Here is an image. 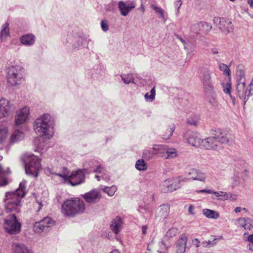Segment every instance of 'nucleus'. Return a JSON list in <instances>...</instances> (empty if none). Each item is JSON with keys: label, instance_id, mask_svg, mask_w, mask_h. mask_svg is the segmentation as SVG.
Listing matches in <instances>:
<instances>
[{"label": "nucleus", "instance_id": "obj_31", "mask_svg": "<svg viewBox=\"0 0 253 253\" xmlns=\"http://www.w3.org/2000/svg\"><path fill=\"white\" fill-rule=\"evenodd\" d=\"M9 24L6 22L2 25L1 27L0 39L1 41H5L7 37H9Z\"/></svg>", "mask_w": 253, "mask_h": 253}, {"label": "nucleus", "instance_id": "obj_25", "mask_svg": "<svg viewBox=\"0 0 253 253\" xmlns=\"http://www.w3.org/2000/svg\"><path fill=\"white\" fill-rule=\"evenodd\" d=\"M24 138V133L19 129H15L12 134L10 139V144H13L17 143Z\"/></svg>", "mask_w": 253, "mask_h": 253}, {"label": "nucleus", "instance_id": "obj_26", "mask_svg": "<svg viewBox=\"0 0 253 253\" xmlns=\"http://www.w3.org/2000/svg\"><path fill=\"white\" fill-rule=\"evenodd\" d=\"M238 220L240 226L246 230H251L253 228V220L250 218L241 217Z\"/></svg>", "mask_w": 253, "mask_h": 253}, {"label": "nucleus", "instance_id": "obj_47", "mask_svg": "<svg viewBox=\"0 0 253 253\" xmlns=\"http://www.w3.org/2000/svg\"><path fill=\"white\" fill-rule=\"evenodd\" d=\"M247 241L250 243L249 245V250L253 251V234L248 236Z\"/></svg>", "mask_w": 253, "mask_h": 253}, {"label": "nucleus", "instance_id": "obj_28", "mask_svg": "<svg viewBox=\"0 0 253 253\" xmlns=\"http://www.w3.org/2000/svg\"><path fill=\"white\" fill-rule=\"evenodd\" d=\"M35 151L42 153L44 150L45 141L40 137H36L34 140Z\"/></svg>", "mask_w": 253, "mask_h": 253}, {"label": "nucleus", "instance_id": "obj_10", "mask_svg": "<svg viewBox=\"0 0 253 253\" xmlns=\"http://www.w3.org/2000/svg\"><path fill=\"white\" fill-rule=\"evenodd\" d=\"M236 92L238 97L244 102V105L249 100L250 96L253 95V89L246 83H237Z\"/></svg>", "mask_w": 253, "mask_h": 253}, {"label": "nucleus", "instance_id": "obj_6", "mask_svg": "<svg viewBox=\"0 0 253 253\" xmlns=\"http://www.w3.org/2000/svg\"><path fill=\"white\" fill-rule=\"evenodd\" d=\"M25 170L26 174L36 177L39 175V171L41 169V160L34 155L26 158L24 162Z\"/></svg>", "mask_w": 253, "mask_h": 253}, {"label": "nucleus", "instance_id": "obj_5", "mask_svg": "<svg viewBox=\"0 0 253 253\" xmlns=\"http://www.w3.org/2000/svg\"><path fill=\"white\" fill-rule=\"evenodd\" d=\"M6 80L10 86L20 84L24 80V69L19 65H11L6 69Z\"/></svg>", "mask_w": 253, "mask_h": 253}, {"label": "nucleus", "instance_id": "obj_55", "mask_svg": "<svg viewBox=\"0 0 253 253\" xmlns=\"http://www.w3.org/2000/svg\"><path fill=\"white\" fill-rule=\"evenodd\" d=\"M198 193H206L208 194H211L212 192V190H206V189H203V190H200L197 191Z\"/></svg>", "mask_w": 253, "mask_h": 253}, {"label": "nucleus", "instance_id": "obj_35", "mask_svg": "<svg viewBox=\"0 0 253 253\" xmlns=\"http://www.w3.org/2000/svg\"><path fill=\"white\" fill-rule=\"evenodd\" d=\"M135 168L140 170H145L147 169V164L143 159H139L137 160L135 163Z\"/></svg>", "mask_w": 253, "mask_h": 253}, {"label": "nucleus", "instance_id": "obj_30", "mask_svg": "<svg viewBox=\"0 0 253 253\" xmlns=\"http://www.w3.org/2000/svg\"><path fill=\"white\" fill-rule=\"evenodd\" d=\"M83 41V39L79 37H74L73 39H71V38L69 37L67 39V42L72 44V48L73 49H76L81 46L82 45Z\"/></svg>", "mask_w": 253, "mask_h": 253}, {"label": "nucleus", "instance_id": "obj_43", "mask_svg": "<svg viewBox=\"0 0 253 253\" xmlns=\"http://www.w3.org/2000/svg\"><path fill=\"white\" fill-rule=\"evenodd\" d=\"M154 155V153L153 151L149 150H145L143 152L142 157L144 159L148 160L152 159Z\"/></svg>", "mask_w": 253, "mask_h": 253}, {"label": "nucleus", "instance_id": "obj_41", "mask_svg": "<svg viewBox=\"0 0 253 253\" xmlns=\"http://www.w3.org/2000/svg\"><path fill=\"white\" fill-rule=\"evenodd\" d=\"M199 121V117L196 115H193L187 119V122L189 124L196 126Z\"/></svg>", "mask_w": 253, "mask_h": 253}, {"label": "nucleus", "instance_id": "obj_17", "mask_svg": "<svg viewBox=\"0 0 253 253\" xmlns=\"http://www.w3.org/2000/svg\"><path fill=\"white\" fill-rule=\"evenodd\" d=\"M13 108V105L10 101L6 99H0V119L8 117L10 114V111Z\"/></svg>", "mask_w": 253, "mask_h": 253}, {"label": "nucleus", "instance_id": "obj_13", "mask_svg": "<svg viewBox=\"0 0 253 253\" xmlns=\"http://www.w3.org/2000/svg\"><path fill=\"white\" fill-rule=\"evenodd\" d=\"M185 180L186 178L181 179L178 177L175 179L172 183H171V181L169 179H167L161 185V190L164 193L175 191L180 187V183L185 181Z\"/></svg>", "mask_w": 253, "mask_h": 253}, {"label": "nucleus", "instance_id": "obj_20", "mask_svg": "<svg viewBox=\"0 0 253 253\" xmlns=\"http://www.w3.org/2000/svg\"><path fill=\"white\" fill-rule=\"evenodd\" d=\"M118 6L121 14L123 16H126L129 11L135 7L134 2L131 1L124 2L121 1L119 2Z\"/></svg>", "mask_w": 253, "mask_h": 253}, {"label": "nucleus", "instance_id": "obj_38", "mask_svg": "<svg viewBox=\"0 0 253 253\" xmlns=\"http://www.w3.org/2000/svg\"><path fill=\"white\" fill-rule=\"evenodd\" d=\"M178 233V230L177 228H172L167 231L165 236V238L169 239L174 237Z\"/></svg>", "mask_w": 253, "mask_h": 253}, {"label": "nucleus", "instance_id": "obj_14", "mask_svg": "<svg viewBox=\"0 0 253 253\" xmlns=\"http://www.w3.org/2000/svg\"><path fill=\"white\" fill-rule=\"evenodd\" d=\"M184 140L189 144L195 147L201 145V140L198 134L191 130H187L183 134Z\"/></svg>", "mask_w": 253, "mask_h": 253}, {"label": "nucleus", "instance_id": "obj_48", "mask_svg": "<svg viewBox=\"0 0 253 253\" xmlns=\"http://www.w3.org/2000/svg\"><path fill=\"white\" fill-rule=\"evenodd\" d=\"M202 24L203 27L205 28L207 31H210L211 28V26L209 25L206 22L202 23L201 24H198L194 25V27H200V25Z\"/></svg>", "mask_w": 253, "mask_h": 253}, {"label": "nucleus", "instance_id": "obj_18", "mask_svg": "<svg viewBox=\"0 0 253 253\" xmlns=\"http://www.w3.org/2000/svg\"><path fill=\"white\" fill-rule=\"evenodd\" d=\"M82 196L88 203H96L101 198V195L97 189H93L83 195Z\"/></svg>", "mask_w": 253, "mask_h": 253}, {"label": "nucleus", "instance_id": "obj_58", "mask_svg": "<svg viewBox=\"0 0 253 253\" xmlns=\"http://www.w3.org/2000/svg\"><path fill=\"white\" fill-rule=\"evenodd\" d=\"M37 206L38 207L37 211L38 212L42 209V204L41 203L37 202L35 205V207H37Z\"/></svg>", "mask_w": 253, "mask_h": 253}, {"label": "nucleus", "instance_id": "obj_33", "mask_svg": "<svg viewBox=\"0 0 253 253\" xmlns=\"http://www.w3.org/2000/svg\"><path fill=\"white\" fill-rule=\"evenodd\" d=\"M237 83H246V77L244 70L238 68L236 71Z\"/></svg>", "mask_w": 253, "mask_h": 253}, {"label": "nucleus", "instance_id": "obj_40", "mask_svg": "<svg viewBox=\"0 0 253 253\" xmlns=\"http://www.w3.org/2000/svg\"><path fill=\"white\" fill-rule=\"evenodd\" d=\"M231 185L232 188L238 186L240 184V178L238 174H234L231 179Z\"/></svg>", "mask_w": 253, "mask_h": 253}, {"label": "nucleus", "instance_id": "obj_4", "mask_svg": "<svg viewBox=\"0 0 253 253\" xmlns=\"http://www.w3.org/2000/svg\"><path fill=\"white\" fill-rule=\"evenodd\" d=\"M85 204L79 198H75L65 200L62 205L61 212L66 216L74 217L83 213L85 210Z\"/></svg>", "mask_w": 253, "mask_h": 253}, {"label": "nucleus", "instance_id": "obj_15", "mask_svg": "<svg viewBox=\"0 0 253 253\" xmlns=\"http://www.w3.org/2000/svg\"><path fill=\"white\" fill-rule=\"evenodd\" d=\"M185 174L188 176L187 179L201 182H205L207 178V175L205 173L203 172L200 169L193 168L186 171Z\"/></svg>", "mask_w": 253, "mask_h": 253}, {"label": "nucleus", "instance_id": "obj_39", "mask_svg": "<svg viewBox=\"0 0 253 253\" xmlns=\"http://www.w3.org/2000/svg\"><path fill=\"white\" fill-rule=\"evenodd\" d=\"M177 39H178L184 45V48L188 52H191L194 50L192 46L189 45V44L186 42L185 40L179 37L178 35H176Z\"/></svg>", "mask_w": 253, "mask_h": 253}, {"label": "nucleus", "instance_id": "obj_42", "mask_svg": "<svg viewBox=\"0 0 253 253\" xmlns=\"http://www.w3.org/2000/svg\"><path fill=\"white\" fill-rule=\"evenodd\" d=\"M175 129V126L173 124H171L169 126V130L165 134L163 135V138L165 139H169L172 135Z\"/></svg>", "mask_w": 253, "mask_h": 253}, {"label": "nucleus", "instance_id": "obj_56", "mask_svg": "<svg viewBox=\"0 0 253 253\" xmlns=\"http://www.w3.org/2000/svg\"><path fill=\"white\" fill-rule=\"evenodd\" d=\"M211 52L213 55H217L219 53L218 49L216 47L211 48Z\"/></svg>", "mask_w": 253, "mask_h": 253}, {"label": "nucleus", "instance_id": "obj_3", "mask_svg": "<svg viewBox=\"0 0 253 253\" xmlns=\"http://www.w3.org/2000/svg\"><path fill=\"white\" fill-rule=\"evenodd\" d=\"M25 194V187L21 183L14 191L6 192L4 201L6 212H20L22 207L21 200Z\"/></svg>", "mask_w": 253, "mask_h": 253}, {"label": "nucleus", "instance_id": "obj_19", "mask_svg": "<svg viewBox=\"0 0 253 253\" xmlns=\"http://www.w3.org/2000/svg\"><path fill=\"white\" fill-rule=\"evenodd\" d=\"M169 212V206L168 204H163L159 206L156 211V217L159 220L165 219Z\"/></svg>", "mask_w": 253, "mask_h": 253}, {"label": "nucleus", "instance_id": "obj_49", "mask_svg": "<svg viewBox=\"0 0 253 253\" xmlns=\"http://www.w3.org/2000/svg\"><path fill=\"white\" fill-rule=\"evenodd\" d=\"M152 7L157 14H160V16H164L163 10L162 9L155 6H152Z\"/></svg>", "mask_w": 253, "mask_h": 253}, {"label": "nucleus", "instance_id": "obj_51", "mask_svg": "<svg viewBox=\"0 0 253 253\" xmlns=\"http://www.w3.org/2000/svg\"><path fill=\"white\" fill-rule=\"evenodd\" d=\"M219 193V195H220V197H222L220 199V200H225L229 199V196L227 193L224 192L223 191H220Z\"/></svg>", "mask_w": 253, "mask_h": 253}, {"label": "nucleus", "instance_id": "obj_16", "mask_svg": "<svg viewBox=\"0 0 253 253\" xmlns=\"http://www.w3.org/2000/svg\"><path fill=\"white\" fill-rule=\"evenodd\" d=\"M30 109L25 106L17 111L15 119V125L18 126L24 124L28 119L29 115Z\"/></svg>", "mask_w": 253, "mask_h": 253}, {"label": "nucleus", "instance_id": "obj_34", "mask_svg": "<svg viewBox=\"0 0 253 253\" xmlns=\"http://www.w3.org/2000/svg\"><path fill=\"white\" fill-rule=\"evenodd\" d=\"M121 77L123 82L126 84H129L130 83L135 84L134 82V78L132 74H122L121 75Z\"/></svg>", "mask_w": 253, "mask_h": 253}, {"label": "nucleus", "instance_id": "obj_46", "mask_svg": "<svg viewBox=\"0 0 253 253\" xmlns=\"http://www.w3.org/2000/svg\"><path fill=\"white\" fill-rule=\"evenodd\" d=\"M108 22L106 19L101 20V27L104 32H107L109 30Z\"/></svg>", "mask_w": 253, "mask_h": 253}, {"label": "nucleus", "instance_id": "obj_36", "mask_svg": "<svg viewBox=\"0 0 253 253\" xmlns=\"http://www.w3.org/2000/svg\"><path fill=\"white\" fill-rule=\"evenodd\" d=\"M117 190V187L115 185H113L111 187H105L102 189L103 191L107 194L108 196L112 197L114 195L115 192Z\"/></svg>", "mask_w": 253, "mask_h": 253}, {"label": "nucleus", "instance_id": "obj_27", "mask_svg": "<svg viewBox=\"0 0 253 253\" xmlns=\"http://www.w3.org/2000/svg\"><path fill=\"white\" fill-rule=\"evenodd\" d=\"M12 247L14 253H33L25 245L22 244L14 243Z\"/></svg>", "mask_w": 253, "mask_h": 253}, {"label": "nucleus", "instance_id": "obj_12", "mask_svg": "<svg viewBox=\"0 0 253 253\" xmlns=\"http://www.w3.org/2000/svg\"><path fill=\"white\" fill-rule=\"evenodd\" d=\"M213 21L223 33L227 34L232 32L233 28L231 21L227 17H214Z\"/></svg>", "mask_w": 253, "mask_h": 253}, {"label": "nucleus", "instance_id": "obj_9", "mask_svg": "<svg viewBox=\"0 0 253 253\" xmlns=\"http://www.w3.org/2000/svg\"><path fill=\"white\" fill-rule=\"evenodd\" d=\"M4 227L9 233L15 234L20 231L21 224L18 221L15 214H11L4 219Z\"/></svg>", "mask_w": 253, "mask_h": 253}, {"label": "nucleus", "instance_id": "obj_50", "mask_svg": "<svg viewBox=\"0 0 253 253\" xmlns=\"http://www.w3.org/2000/svg\"><path fill=\"white\" fill-rule=\"evenodd\" d=\"M94 171L98 173H104L105 169L101 165H100L97 167Z\"/></svg>", "mask_w": 253, "mask_h": 253}, {"label": "nucleus", "instance_id": "obj_44", "mask_svg": "<svg viewBox=\"0 0 253 253\" xmlns=\"http://www.w3.org/2000/svg\"><path fill=\"white\" fill-rule=\"evenodd\" d=\"M7 128L3 126H0V139H2L4 138L7 133Z\"/></svg>", "mask_w": 253, "mask_h": 253}, {"label": "nucleus", "instance_id": "obj_54", "mask_svg": "<svg viewBox=\"0 0 253 253\" xmlns=\"http://www.w3.org/2000/svg\"><path fill=\"white\" fill-rule=\"evenodd\" d=\"M182 4V1L181 0H178L176 1L174 3V6L177 10H178L179 8L180 7Z\"/></svg>", "mask_w": 253, "mask_h": 253}, {"label": "nucleus", "instance_id": "obj_52", "mask_svg": "<svg viewBox=\"0 0 253 253\" xmlns=\"http://www.w3.org/2000/svg\"><path fill=\"white\" fill-rule=\"evenodd\" d=\"M145 99L146 101L152 102L155 99V97H151V94H149L148 93H147L144 95Z\"/></svg>", "mask_w": 253, "mask_h": 253}, {"label": "nucleus", "instance_id": "obj_24", "mask_svg": "<svg viewBox=\"0 0 253 253\" xmlns=\"http://www.w3.org/2000/svg\"><path fill=\"white\" fill-rule=\"evenodd\" d=\"M122 224L123 221L121 218L117 216L112 220L110 229L113 233L117 235L121 231Z\"/></svg>", "mask_w": 253, "mask_h": 253}, {"label": "nucleus", "instance_id": "obj_21", "mask_svg": "<svg viewBox=\"0 0 253 253\" xmlns=\"http://www.w3.org/2000/svg\"><path fill=\"white\" fill-rule=\"evenodd\" d=\"M21 44L27 46H31L34 45L36 42V37L33 34H27L23 35L20 38Z\"/></svg>", "mask_w": 253, "mask_h": 253}, {"label": "nucleus", "instance_id": "obj_64", "mask_svg": "<svg viewBox=\"0 0 253 253\" xmlns=\"http://www.w3.org/2000/svg\"><path fill=\"white\" fill-rule=\"evenodd\" d=\"M248 3L251 6H253V0H248Z\"/></svg>", "mask_w": 253, "mask_h": 253}, {"label": "nucleus", "instance_id": "obj_37", "mask_svg": "<svg viewBox=\"0 0 253 253\" xmlns=\"http://www.w3.org/2000/svg\"><path fill=\"white\" fill-rule=\"evenodd\" d=\"M219 69L223 72L224 75L230 77L231 76V71L229 67L224 63H220L219 64Z\"/></svg>", "mask_w": 253, "mask_h": 253}, {"label": "nucleus", "instance_id": "obj_59", "mask_svg": "<svg viewBox=\"0 0 253 253\" xmlns=\"http://www.w3.org/2000/svg\"><path fill=\"white\" fill-rule=\"evenodd\" d=\"M150 94H151V97L154 96L155 97L156 90L155 86H154L150 90Z\"/></svg>", "mask_w": 253, "mask_h": 253}, {"label": "nucleus", "instance_id": "obj_62", "mask_svg": "<svg viewBox=\"0 0 253 253\" xmlns=\"http://www.w3.org/2000/svg\"><path fill=\"white\" fill-rule=\"evenodd\" d=\"M211 194H213L216 197H220L219 192H216V191H212V192Z\"/></svg>", "mask_w": 253, "mask_h": 253}, {"label": "nucleus", "instance_id": "obj_61", "mask_svg": "<svg viewBox=\"0 0 253 253\" xmlns=\"http://www.w3.org/2000/svg\"><path fill=\"white\" fill-rule=\"evenodd\" d=\"M242 208L241 207H236L234 209V211L236 213L239 212L241 211Z\"/></svg>", "mask_w": 253, "mask_h": 253}, {"label": "nucleus", "instance_id": "obj_1", "mask_svg": "<svg viewBox=\"0 0 253 253\" xmlns=\"http://www.w3.org/2000/svg\"><path fill=\"white\" fill-rule=\"evenodd\" d=\"M212 136L201 140V145L207 150H217L221 148V144L232 145L234 138L230 133L218 129L213 131Z\"/></svg>", "mask_w": 253, "mask_h": 253}, {"label": "nucleus", "instance_id": "obj_22", "mask_svg": "<svg viewBox=\"0 0 253 253\" xmlns=\"http://www.w3.org/2000/svg\"><path fill=\"white\" fill-rule=\"evenodd\" d=\"M187 237L185 235H182L176 243V253H185Z\"/></svg>", "mask_w": 253, "mask_h": 253}, {"label": "nucleus", "instance_id": "obj_11", "mask_svg": "<svg viewBox=\"0 0 253 253\" xmlns=\"http://www.w3.org/2000/svg\"><path fill=\"white\" fill-rule=\"evenodd\" d=\"M54 221L49 217H46L39 221L36 222L33 230L36 233L42 234L48 232L52 226L54 225Z\"/></svg>", "mask_w": 253, "mask_h": 253}, {"label": "nucleus", "instance_id": "obj_2", "mask_svg": "<svg viewBox=\"0 0 253 253\" xmlns=\"http://www.w3.org/2000/svg\"><path fill=\"white\" fill-rule=\"evenodd\" d=\"M54 126V118L48 113H44L39 116L34 124L35 132L45 139H50L53 136Z\"/></svg>", "mask_w": 253, "mask_h": 253}, {"label": "nucleus", "instance_id": "obj_63", "mask_svg": "<svg viewBox=\"0 0 253 253\" xmlns=\"http://www.w3.org/2000/svg\"><path fill=\"white\" fill-rule=\"evenodd\" d=\"M237 196L236 195H231L230 197H229L228 199H232L234 200L236 199Z\"/></svg>", "mask_w": 253, "mask_h": 253}, {"label": "nucleus", "instance_id": "obj_7", "mask_svg": "<svg viewBox=\"0 0 253 253\" xmlns=\"http://www.w3.org/2000/svg\"><path fill=\"white\" fill-rule=\"evenodd\" d=\"M56 175L63 178L65 181L72 186L78 185L85 181V174L82 169L73 171L70 176L65 172L57 173Z\"/></svg>", "mask_w": 253, "mask_h": 253}, {"label": "nucleus", "instance_id": "obj_57", "mask_svg": "<svg viewBox=\"0 0 253 253\" xmlns=\"http://www.w3.org/2000/svg\"><path fill=\"white\" fill-rule=\"evenodd\" d=\"M194 206H193L192 205H190L188 208V212L192 215H194L195 213L194 212Z\"/></svg>", "mask_w": 253, "mask_h": 253}, {"label": "nucleus", "instance_id": "obj_29", "mask_svg": "<svg viewBox=\"0 0 253 253\" xmlns=\"http://www.w3.org/2000/svg\"><path fill=\"white\" fill-rule=\"evenodd\" d=\"M222 88H223V92L226 94H228L230 97V99L232 100V103L233 105H235L236 103V99L235 97L233 96L231 94V83L230 82H228L226 84L225 83H222L221 84Z\"/></svg>", "mask_w": 253, "mask_h": 253}, {"label": "nucleus", "instance_id": "obj_45", "mask_svg": "<svg viewBox=\"0 0 253 253\" xmlns=\"http://www.w3.org/2000/svg\"><path fill=\"white\" fill-rule=\"evenodd\" d=\"M5 172V171H4L2 168L0 166V186H5L8 184L7 180L1 177V174Z\"/></svg>", "mask_w": 253, "mask_h": 253}, {"label": "nucleus", "instance_id": "obj_60", "mask_svg": "<svg viewBox=\"0 0 253 253\" xmlns=\"http://www.w3.org/2000/svg\"><path fill=\"white\" fill-rule=\"evenodd\" d=\"M147 229V227L146 226H143L142 227V234L145 235L146 233V230Z\"/></svg>", "mask_w": 253, "mask_h": 253}, {"label": "nucleus", "instance_id": "obj_32", "mask_svg": "<svg viewBox=\"0 0 253 253\" xmlns=\"http://www.w3.org/2000/svg\"><path fill=\"white\" fill-rule=\"evenodd\" d=\"M203 213L209 218L217 219L219 216V214L217 211L208 209H203Z\"/></svg>", "mask_w": 253, "mask_h": 253}, {"label": "nucleus", "instance_id": "obj_8", "mask_svg": "<svg viewBox=\"0 0 253 253\" xmlns=\"http://www.w3.org/2000/svg\"><path fill=\"white\" fill-rule=\"evenodd\" d=\"M201 80L206 95L208 97L213 98L215 95V91L211 79V72L209 69L203 71Z\"/></svg>", "mask_w": 253, "mask_h": 253}, {"label": "nucleus", "instance_id": "obj_23", "mask_svg": "<svg viewBox=\"0 0 253 253\" xmlns=\"http://www.w3.org/2000/svg\"><path fill=\"white\" fill-rule=\"evenodd\" d=\"M159 149H163L165 152L162 155V157L166 159H173L177 156V151L173 148H168L165 146H161Z\"/></svg>", "mask_w": 253, "mask_h": 253}, {"label": "nucleus", "instance_id": "obj_53", "mask_svg": "<svg viewBox=\"0 0 253 253\" xmlns=\"http://www.w3.org/2000/svg\"><path fill=\"white\" fill-rule=\"evenodd\" d=\"M216 240V239L214 238L213 240L212 241H208L207 242L208 247H213L214 245H215L216 244V242L215 241Z\"/></svg>", "mask_w": 253, "mask_h": 253}]
</instances>
